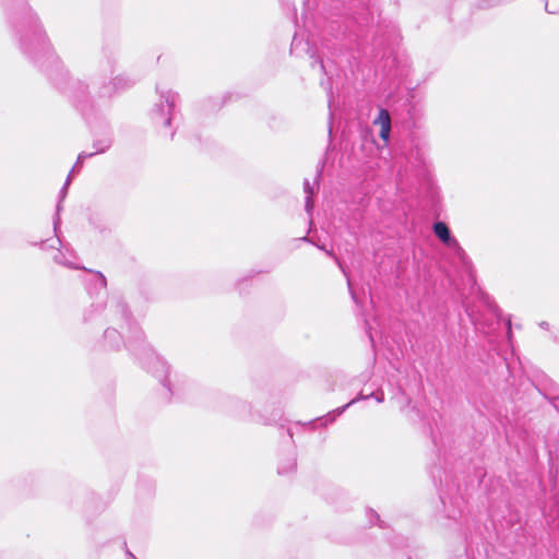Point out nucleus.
<instances>
[{"label":"nucleus","instance_id":"21","mask_svg":"<svg viewBox=\"0 0 559 559\" xmlns=\"http://www.w3.org/2000/svg\"><path fill=\"white\" fill-rule=\"evenodd\" d=\"M539 325L543 329H547L548 328V323L547 322H540Z\"/></svg>","mask_w":559,"mask_h":559},{"label":"nucleus","instance_id":"24","mask_svg":"<svg viewBox=\"0 0 559 559\" xmlns=\"http://www.w3.org/2000/svg\"><path fill=\"white\" fill-rule=\"evenodd\" d=\"M368 397H369V395H365V396L361 395L359 399H368Z\"/></svg>","mask_w":559,"mask_h":559},{"label":"nucleus","instance_id":"11","mask_svg":"<svg viewBox=\"0 0 559 559\" xmlns=\"http://www.w3.org/2000/svg\"><path fill=\"white\" fill-rule=\"evenodd\" d=\"M110 145H111L110 140H104V141H100L99 143H95L94 147L96 148V151L94 153L95 154L104 153L106 150H108L110 147Z\"/></svg>","mask_w":559,"mask_h":559},{"label":"nucleus","instance_id":"4","mask_svg":"<svg viewBox=\"0 0 559 559\" xmlns=\"http://www.w3.org/2000/svg\"><path fill=\"white\" fill-rule=\"evenodd\" d=\"M153 366L151 367L152 371L156 374V377L160 378V381L165 386L169 385L168 373L169 367L167 364L160 359L159 357H153Z\"/></svg>","mask_w":559,"mask_h":559},{"label":"nucleus","instance_id":"14","mask_svg":"<svg viewBox=\"0 0 559 559\" xmlns=\"http://www.w3.org/2000/svg\"><path fill=\"white\" fill-rule=\"evenodd\" d=\"M118 335V332L114 329H108L105 332V337L107 340H114Z\"/></svg>","mask_w":559,"mask_h":559},{"label":"nucleus","instance_id":"17","mask_svg":"<svg viewBox=\"0 0 559 559\" xmlns=\"http://www.w3.org/2000/svg\"><path fill=\"white\" fill-rule=\"evenodd\" d=\"M370 396H374V399L377 400L378 403H381L383 402L384 397H383V393H380V394H374V393H371Z\"/></svg>","mask_w":559,"mask_h":559},{"label":"nucleus","instance_id":"3","mask_svg":"<svg viewBox=\"0 0 559 559\" xmlns=\"http://www.w3.org/2000/svg\"><path fill=\"white\" fill-rule=\"evenodd\" d=\"M373 123L380 126V138L384 142H388L391 132V117L389 111L386 109H380Z\"/></svg>","mask_w":559,"mask_h":559},{"label":"nucleus","instance_id":"13","mask_svg":"<svg viewBox=\"0 0 559 559\" xmlns=\"http://www.w3.org/2000/svg\"><path fill=\"white\" fill-rule=\"evenodd\" d=\"M55 261L60 263V264H64L69 267H73V269H79L78 266H74L72 265L71 263H68L66 262L63 259H62V254L61 253H58L56 257H55Z\"/></svg>","mask_w":559,"mask_h":559},{"label":"nucleus","instance_id":"15","mask_svg":"<svg viewBox=\"0 0 559 559\" xmlns=\"http://www.w3.org/2000/svg\"><path fill=\"white\" fill-rule=\"evenodd\" d=\"M295 462L292 461L289 466L287 468H284V467H278V473L280 474H285V473H288L289 471L294 469L295 468Z\"/></svg>","mask_w":559,"mask_h":559},{"label":"nucleus","instance_id":"6","mask_svg":"<svg viewBox=\"0 0 559 559\" xmlns=\"http://www.w3.org/2000/svg\"><path fill=\"white\" fill-rule=\"evenodd\" d=\"M129 81L123 78H116L114 79L111 85L112 86H106L104 87V91L102 92L103 96H110L118 88H122L128 86Z\"/></svg>","mask_w":559,"mask_h":559},{"label":"nucleus","instance_id":"12","mask_svg":"<svg viewBox=\"0 0 559 559\" xmlns=\"http://www.w3.org/2000/svg\"><path fill=\"white\" fill-rule=\"evenodd\" d=\"M94 155H95V153H88V154L84 153V152L80 153L79 156H78L76 163L73 166L71 171L73 173L75 170V168L79 167V165H81L84 162V159H86L87 157H92Z\"/></svg>","mask_w":559,"mask_h":559},{"label":"nucleus","instance_id":"5","mask_svg":"<svg viewBox=\"0 0 559 559\" xmlns=\"http://www.w3.org/2000/svg\"><path fill=\"white\" fill-rule=\"evenodd\" d=\"M71 179H72V171H70V174L68 175V178H67L62 189L60 190L59 202L57 204V218L53 222L55 230H57V226L59 224V213L61 211V202L63 201V199L66 198V195L68 193V188L71 183Z\"/></svg>","mask_w":559,"mask_h":559},{"label":"nucleus","instance_id":"22","mask_svg":"<svg viewBox=\"0 0 559 559\" xmlns=\"http://www.w3.org/2000/svg\"><path fill=\"white\" fill-rule=\"evenodd\" d=\"M545 9H546V11H547L548 13H556V11H550V10L548 9V3H547V2H546V4H545Z\"/></svg>","mask_w":559,"mask_h":559},{"label":"nucleus","instance_id":"20","mask_svg":"<svg viewBox=\"0 0 559 559\" xmlns=\"http://www.w3.org/2000/svg\"><path fill=\"white\" fill-rule=\"evenodd\" d=\"M99 277H100L102 284L105 286L106 285V278L102 274H99Z\"/></svg>","mask_w":559,"mask_h":559},{"label":"nucleus","instance_id":"8","mask_svg":"<svg viewBox=\"0 0 559 559\" xmlns=\"http://www.w3.org/2000/svg\"><path fill=\"white\" fill-rule=\"evenodd\" d=\"M318 248H319V249H321V250H324L329 255H331V257H333V258H334L335 262L337 263V265L340 266V269L342 270V272H343V273H344V275L346 276V278H347V284H348V288H349V290H350L352 298H353V300H354V301H356V296H355L354 292L352 290V284H350V281H349V278H348V275H347V273H346V271H345V269H344L343 264L341 263V261H340L336 257H334V255H333V253H332L331 251H328V250L325 249V247H324V246H318Z\"/></svg>","mask_w":559,"mask_h":559},{"label":"nucleus","instance_id":"16","mask_svg":"<svg viewBox=\"0 0 559 559\" xmlns=\"http://www.w3.org/2000/svg\"><path fill=\"white\" fill-rule=\"evenodd\" d=\"M357 400H358V399H354V400H352L349 403H347L346 405H344L343 407L337 408V409L335 411L336 415H341V414H342V413H343V412H344V411H345L349 405H352V404L356 403V402H357Z\"/></svg>","mask_w":559,"mask_h":559},{"label":"nucleus","instance_id":"23","mask_svg":"<svg viewBox=\"0 0 559 559\" xmlns=\"http://www.w3.org/2000/svg\"><path fill=\"white\" fill-rule=\"evenodd\" d=\"M127 555H128L130 558H132V559H136V558L133 556V554H132V552H130V551H128V552H127Z\"/></svg>","mask_w":559,"mask_h":559},{"label":"nucleus","instance_id":"7","mask_svg":"<svg viewBox=\"0 0 559 559\" xmlns=\"http://www.w3.org/2000/svg\"><path fill=\"white\" fill-rule=\"evenodd\" d=\"M314 186H318L317 180L313 182V185H311L309 180H305V182H304V189H305V192L307 193L305 206H306V211L308 213H310L313 209V202H312L311 195L313 194Z\"/></svg>","mask_w":559,"mask_h":559},{"label":"nucleus","instance_id":"19","mask_svg":"<svg viewBox=\"0 0 559 559\" xmlns=\"http://www.w3.org/2000/svg\"><path fill=\"white\" fill-rule=\"evenodd\" d=\"M507 324H508V333L510 334L511 333V321H510V319H508Z\"/></svg>","mask_w":559,"mask_h":559},{"label":"nucleus","instance_id":"10","mask_svg":"<svg viewBox=\"0 0 559 559\" xmlns=\"http://www.w3.org/2000/svg\"><path fill=\"white\" fill-rule=\"evenodd\" d=\"M110 145H111L110 140H104V141H100L99 143H95L94 147L96 148V151L94 153L95 154L104 153L106 150H108L110 147Z\"/></svg>","mask_w":559,"mask_h":559},{"label":"nucleus","instance_id":"1","mask_svg":"<svg viewBox=\"0 0 559 559\" xmlns=\"http://www.w3.org/2000/svg\"><path fill=\"white\" fill-rule=\"evenodd\" d=\"M177 94L170 91L162 94V100L153 109V119L155 121H162L165 126L170 124L171 111L174 110L177 102Z\"/></svg>","mask_w":559,"mask_h":559},{"label":"nucleus","instance_id":"18","mask_svg":"<svg viewBox=\"0 0 559 559\" xmlns=\"http://www.w3.org/2000/svg\"><path fill=\"white\" fill-rule=\"evenodd\" d=\"M546 397H547V400H548L551 404H554V406H555V407H557V406H556V404H555V402H556L557 400H559V396H550V395H546Z\"/></svg>","mask_w":559,"mask_h":559},{"label":"nucleus","instance_id":"2","mask_svg":"<svg viewBox=\"0 0 559 559\" xmlns=\"http://www.w3.org/2000/svg\"><path fill=\"white\" fill-rule=\"evenodd\" d=\"M436 236L460 259L464 258V250L455 238L451 236L449 227L443 222H437L433 225Z\"/></svg>","mask_w":559,"mask_h":559},{"label":"nucleus","instance_id":"9","mask_svg":"<svg viewBox=\"0 0 559 559\" xmlns=\"http://www.w3.org/2000/svg\"><path fill=\"white\" fill-rule=\"evenodd\" d=\"M481 300L492 313L498 314L499 308L488 295L483 294Z\"/></svg>","mask_w":559,"mask_h":559}]
</instances>
